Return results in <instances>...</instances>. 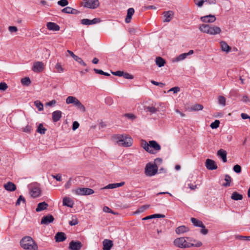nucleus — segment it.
<instances>
[{
	"label": "nucleus",
	"instance_id": "1",
	"mask_svg": "<svg viewBox=\"0 0 250 250\" xmlns=\"http://www.w3.org/2000/svg\"><path fill=\"white\" fill-rule=\"evenodd\" d=\"M174 245L180 248H188L192 247H200L202 243L190 237H180L176 238L173 242Z\"/></svg>",
	"mask_w": 250,
	"mask_h": 250
},
{
	"label": "nucleus",
	"instance_id": "2",
	"mask_svg": "<svg viewBox=\"0 0 250 250\" xmlns=\"http://www.w3.org/2000/svg\"><path fill=\"white\" fill-rule=\"evenodd\" d=\"M20 246L24 250H38V246L30 236L23 237L20 242Z\"/></svg>",
	"mask_w": 250,
	"mask_h": 250
},
{
	"label": "nucleus",
	"instance_id": "3",
	"mask_svg": "<svg viewBox=\"0 0 250 250\" xmlns=\"http://www.w3.org/2000/svg\"><path fill=\"white\" fill-rule=\"evenodd\" d=\"M199 29L203 33L211 35L219 34L221 32V28L218 26L205 24L201 25Z\"/></svg>",
	"mask_w": 250,
	"mask_h": 250
},
{
	"label": "nucleus",
	"instance_id": "4",
	"mask_svg": "<svg viewBox=\"0 0 250 250\" xmlns=\"http://www.w3.org/2000/svg\"><path fill=\"white\" fill-rule=\"evenodd\" d=\"M116 139L119 146L128 147L132 144L133 140L128 135H117L116 136Z\"/></svg>",
	"mask_w": 250,
	"mask_h": 250
},
{
	"label": "nucleus",
	"instance_id": "5",
	"mask_svg": "<svg viewBox=\"0 0 250 250\" xmlns=\"http://www.w3.org/2000/svg\"><path fill=\"white\" fill-rule=\"evenodd\" d=\"M67 104H73L78 109L83 112H85V108L81 102L75 97L69 96L66 99Z\"/></svg>",
	"mask_w": 250,
	"mask_h": 250
},
{
	"label": "nucleus",
	"instance_id": "6",
	"mask_svg": "<svg viewBox=\"0 0 250 250\" xmlns=\"http://www.w3.org/2000/svg\"><path fill=\"white\" fill-rule=\"evenodd\" d=\"M158 169V167L156 164L149 163L145 167V174L148 176H153L157 173Z\"/></svg>",
	"mask_w": 250,
	"mask_h": 250
},
{
	"label": "nucleus",
	"instance_id": "7",
	"mask_svg": "<svg viewBox=\"0 0 250 250\" xmlns=\"http://www.w3.org/2000/svg\"><path fill=\"white\" fill-rule=\"evenodd\" d=\"M72 192L77 195H89L94 193V190L90 188H77L72 189Z\"/></svg>",
	"mask_w": 250,
	"mask_h": 250
},
{
	"label": "nucleus",
	"instance_id": "8",
	"mask_svg": "<svg viewBox=\"0 0 250 250\" xmlns=\"http://www.w3.org/2000/svg\"><path fill=\"white\" fill-rule=\"evenodd\" d=\"M99 5L100 2L98 0H84L83 2L84 7L90 9H95Z\"/></svg>",
	"mask_w": 250,
	"mask_h": 250
},
{
	"label": "nucleus",
	"instance_id": "9",
	"mask_svg": "<svg viewBox=\"0 0 250 250\" xmlns=\"http://www.w3.org/2000/svg\"><path fill=\"white\" fill-rule=\"evenodd\" d=\"M149 148L150 150H152V152H149L151 154H156L160 150L161 147L160 145L155 141L152 140L149 141Z\"/></svg>",
	"mask_w": 250,
	"mask_h": 250
},
{
	"label": "nucleus",
	"instance_id": "10",
	"mask_svg": "<svg viewBox=\"0 0 250 250\" xmlns=\"http://www.w3.org/2000/svg\"><path fill=\"white\" fill-rule=\"evenodd\" d=\"M30 194L33 198L38 197L41 194L40 188L37 185H32L30 188Z\"/></svg>",
	"mask_w": 250,
	"mask_h": 250
},
{
	"label": "nucleus",
	"instance_id": "11",
	"mask_svg": "<svg viewBox=\"0 0 250 250\" xmlns=\"http://www.w3.org/2000/svg\"><path fill=\"white\" fill-rule=\"evenodd\" d=\"M44 68V63L42 62H36L33 63L32 70L34 72L40 73L43 70Z\"/></svg>",
	"mask_w": 250,
	"mask_h": 250
},
{
	"label": "nucleus",
	"instance_id": "12",
	"mask_svg": "<svg viewBox=\"0 0 250 250\" xmlns=\"http://www.w3.org/2000/svg\"><path fill=\"white\" fill-rule=\"evenodd\" d=\"M83 245L80 241H72L69 243V248L71 250H80Z\"/></svg>",
	"mask_w": 250,
	"mask_h": 250
},
{
	"label": "nucleus",
	"instance_id": "13",
	"mask_svg": "<svg viewBox=\"0 0 250 250\" xmlns=\"http://www.w3.org/2000/svg\"><path fill=\"white\" fill-rule=\"evenodd\" d=\"M206 167L209 170H215L217 168V166L212 160L207 159L206 161Z\"/></svg>",
	"mask_w": 250,
	"mask_h": 250
},
{
	"label": "nucleus",
	"instance_id": "14",
	"mask_svg": "<svg viewBox=\"0 0 250 250\" xmlns=\"http://www.w3.org/2000/svg\"><path fill=\"white\" fill-rule=\"evenodd\" d=\"M54 220V218L52 215L48 214L42 218L41 223L43 225H47L52 222Z\"/></svg>",
	"mask_w": 250,
	"mask_h": 250
},
{
	"label": "nucleus",
	"instance_id": "15",
	"mask_svg": "<svg viewBox=\"0 0 250 250\" xmlns=\"http://www.w3.org/2000/svg\"><path fill=\"white\" fill-rule=\"evenodd\" d=\"M201 20L204 22L212 23L215 21L216 17L214 15H209L205 16L202 17Z\"/></svg>",
	"mask_w": 250,
	"mask_h": 250
},
{
	"label": "nucleus",
	"instance_id": "16",
	"mask_svg": "<svg viewBox=\"0 0 250 250\" xmlns=\"http://www.w3.org/2000/svg\"><path fill=\"white\" fill-rule=\"evenodd\" d=\"M194 53L193 50H190L188 53H185L179 55L175 59V62H179L185 60L187 57L190 55L193 54Z\"/></svg>",
	"mask_w": 250,
	"mask_h": 250
},
{
	"label": "nucleus",
	"instance_id": "17",
	"mask_svg": "<svg viewBox=\"0 0 250 250\" xmlns=\"http://www.w3.org/2000/svg\"><path fill=\"white\" fill-rule=\"evenodd\" d=\"M103 244L104 250H110L113 246L112 241L108 239H104L103 242Z\"/></svg>",
	"mask_w": 250,
	"mask_h": 250
},
{
	"label": "nucleus",
	"instance_id": "18",
	"mask_svg": "<svg viewBox=\"0 0 250 250\" xmlns=\"http://www.w3.org/2000/svg\"><path fill=\"white\" fill-rule=\"evenodd\" d=\"M66 239V237L64 233L62 232H57L55 236V239L57 242H61L64 241Z\"/></svg>",
	"mask_w": 250,
	"mask_h": 250
},
{
	"label": "nucleus",
	"instance_id": "19",
	"mask_svg": "<svg viewBox=\"0 0 250 250\" xmlns=\"http://www.w3.org/2000/svg\"><path fill=\"white\" fill-rule=\"evenodd\" d=\"M62 116V112L60 110H56L52 113V120L54 122L59 121Z\"/></svg>",
	"mask_w": 250,
	"mask_h": 250
},
{
	"label": "nucleus",
	"instance_id": "20",
	"mask_svg": "<svg viewBox=\"0 0 250 250\" xmlns=\"http://www.w3.org/2000/svg\"><path fill=\"white\" fill-rule=\"evenodd\" d=\"M46 26L48 29L50 30L57 31L60 30V26L56 23L52 22H47Z\"/></svg>",
	"mask_w": 250,
	"mask_h": 250
},
{
	"label": "nucleus",
	"instance_id": "21",
	"mask_svg": "<svg viewBox=\"0 0 250 250\" xmlns=\"http://www.w3.org/2000/svg\"><path fill=\"white\" fill-rule=\"evenodd\" d=\"M163 15L164 17V21L169 22L172 19L173 13L171 11H168L164 12Z\"/></svg>",
	"mask_w": 250,
	"mask_h": 250
},
{
	"label": "nucleus",
	"instance_id": "22",
	"mask_svg": "<svg viewBox=\"0 0 250 250\" xmlns=\"http://www.w3.org/2000/svg\"><path fill=\"white\" fill-rule=\"evenodd\" d=\"M125 182H122L119 183H113V184H110L107 185L106 186L104 187L102 189H113L115 188H119L120 187H122L125 185Z\"/></svg>",
	"mask_w": 250,
	"mask_h": 250
},
{
	"label": "nucleus",
	"instance_id": "23",
	"mask_svg": "<svg viewBox=\"0 0 250 250\" xmlns=\"http://www.w3.org/2000/svg\"><path fill=\"white\" fill-rule=\"evenodd\" d=\"M217 155L222 158L223 162L225 163L227 162V152L226 150L220 149L217 151Z\"/></svg>",
	"mask_w": 250,
	"mask_h": 250
},
{
	"label": "nucleus",
	"instance_id": "24",
	"mask_svg": "<svg viewBox=\"0 0 250 250\" xmlns=\"http://www.w3.org/2000/svg\"><path fill=\"white\" fill-rule=\"evenodd\" d=\"M134 13V9L133 8H129L127 10V16L125 19V21L126 23H129L130 22L131 19L132 18V15Z\"/></svg>",
	"mask_w": 250,
	"mask_h": 250
},
{
	"label": "nucleus",
	"instance_id": "25",
	"mask_svg": "<svg viewBox=\"0 0 250 250\" xmlns=\"http://www.w3.org/2000/svg\"><path fill=\"white\" fill-rule=\"evenodd\" d=\"M4 187L6 190L9 191H15L16 189V185L12 182H9L7 184H4Z\"/></svg>",
	"mask_w": 250,
	"mask_h": 250
},
{
	"label": "nucleus",
	"instance_id": "26",
	"mask_svg": "<svg viewBox=\"0 0 250 250\" xmlns=\"http://www.w3.org/2000/svg\"><path fill=\"white\" fill-rule=\"evenodd\" d=\"M48 206V204L45 202L40 203L38 204L37 206V207L36 209V211L37 212H40L41 211L46 209Z\"/></svg>",
	"mask_w": 250,
	"mask_h": 250
},
{
	"label": "nucleus",
	"instance_id": "27",
	"mask_svg": "<svg viewBox=\"0 0 250 250\" xmlns=\"http://www.w3.org/2000/svg\"><path fill=\"white\" fill-rule=\"evenodd\" d=\"M141 146L147 152H152V150L149 149L150 146L149 142L147 143L146 141L142 140L141 141Z\"/></svg>",
	"mask_w": 250,
	"mask_h": 250
},
{
	"label": "nucleus",
	"instance_id": "28",
	"mask_svg": "<svg viewBox=\"0 0 250 250\" xmlns=\"http://www.w3.org/2000/svg\"><path fill=\"white\" fill-rule=\"evenodd\" d=\"M62 203L63 206L70 208H72L73 205L72 200L68 197H64L63 199Z\"/></svg>",
	"mask_w": 250,
	"mask_h": 250
},
{
	"label": "nucleus",
	"instance_id": "29",
	"mask_svg": "<svg viewBox=\"0 0 250 250\" xmlns=\"http://www.w3.org/2000/svg\"><path fill=\"white\" fill-rule=\"evenodd\" d=\"M188 229L185 226H181L176 228L175 231L177 234H181L188 231Z\"/></svg>",
	"mask_w": 250,
	"mask_h": 250
},
{
	"label": "nucleus",
	"instance_id": "30",
	"mask_svg": "<svg viewBox=\"0 0 250 250\" xmlns=\"http://www.w3.org/2000/svg\"><path fill=\"white\" fill-rule=\"evenodd\" d=\"M190 220L192 223L195 226L200 228H204V225L203 224L201 221H200L195 218H191Z\"/></svg>",
	"mask_w": 250,
	"mask_h": 250
},
{
	"label": "nucleus",
	"instance_id": "31",
	"mask_svg": "<svg viewBox=\"0 0 250 250\" xmlns=\"http://www.w3.org/2000/svg\"><path fill=\"white\" fill-rule=\"evenodd\" d=\"M231 198L235 201L241 200L243 199V195L235 191L232 193Z\"/></svg>",
	"mask_w": 250,
	"mask_h": 250
},
{
	"label": "nucleus",
	"instance_id": "32",
	"mask_svg": "<svg viewBox=\"0 0 250 250\" xmlns=\"http://www.w3.org/2000/svg\"><path fill=\"white\" fill-rule=\"evenodd\" d=\"M166 62L164 59H163L162 58L160 57H157L156 58V64L159 66V67H162L165 64Z\"/></svg>",
	"mask_w": 250,
	"mask_h": 250
},
{
	"label": "nucleus",
	"instance_id": "33",
	"mask_svg": "<svg viewBox=\"0 0 250 250\" xmlns=\"http://www.w3.org/2000/svg\"><path fill=\"white\" fill-rule=\"evenodd\" d=\"M221 46L222 50L224 51L229 52L230 50V47L228 45V44L225 42H221Z\"/></svg>",
	"mask_w": 250,
	"mask_h": 250
},
{
	"label": "nucleus",
	"instance_id": "34",
	"mask_svg": "<svg viewBox=\"0 0 250 250\" xmlns=\"http://www.w3.org/2000/svg\"><path fill=\"white\" fill-rule=\"evenodd\" d=\"M21 83L24 85L28 86L31 84V81L29 77H25L21 79Z\"/></svg>",
	"mask_w": 250,
	"mask_h": 250
},
{
	"label": "nucleus",
	"instance_id": "35",
	"mask_svg": "<svg viewBox=\"0 0 250 250\" xmlns=\"http://www.w3.org/2000/svg\"><path fill=\"white\" fill-rule=\"evenodd\" d=\"M46 130V129L44 128L43 126V125L42 124H39L38 125L37 131L41 134H44L45 133V131Z\"/></svg>",
	"mask_w": 250,
	"mask_h": 250
},
{
	"label": "nucleus",
	"instance_id": "36",
	"mask_svg": "<svg viewBox=\"0 0 250 250\" xmlns=\"http://www.w3.org/2000/svg\"><path fill=\"white\" fill-rule=\"evenodd\" d=\"M75 10L70 7H66L62 9V11L64 13L73 14V11Z\"/></svg>",
	"mask_w": 250,
	"mask_h": 250
},
{
	"label": "nucleus",
	"instance_id": "37",
	"mask_svg": "<svg viewBox=\"0 0 250 250\" xmlns=\"http://www.w3.org/2000/svg\"><path fill=\"white\" fill-rule=\"evenodd\" d=\"M231 179V178L229 175H226L225 177V180L226 182V183L223 184V186L226 187L230 186Z\"/></svg>",
	"mask_w": 250,
	"mask_h": 250
},
{
	"label": "nucleus",
	"instance_id": "38",
	"mask_svg": "<svg viewBox=\"0 0 250 250\" xmlns=\"http://www.w3.org/2000/svg\"><path fill=\"white\" fill-rule=\"evenodd\" d=\"M34 104L36 107L38 109L39 111H42L43 109V104L39 101L37 100L35 101Z\"/></svg>",
	"mask_w": 250,
	"mask_h": 250
},
{
	"label": "nucleus",
	"instance_id": "39",
	"mask_svg": "<svg viewBox=\"0 0 250 250\" xmlns=\"http://www.w3.org/2000/svg\"><path fill=\"white\" fill-rule=\"evenodd\" d=\"M145 110H146L147 111H149L151 114L155 113L158 111V110L155 107L149 106H146L145 108Z\"/></svg>",
	"mask_w": 250,
	"mask_h": 250
},
{
	"label": "nucleus",
	"instance_id": "40",
	"mask_svg": "<svg viewBox=\"0 0 250 250\" xmlns=\"http://www.w3.org/2000/svg\"><path fill=\"white\" fill-rule=\"evenodd\" d=\"M203 108V106L202 104H196L193 105L191 107V110H193V111L201 110H202Z\"/></svg>",
	"mask_w": 250,
	"mask_h": 250
},
{
	"label": "nucleus",
	"instance_id": "41",
	"mask_svg": "<svg viewBox=\"0 0 250 250\" xmlns=\"http://www.w3.org/2000/svg\"><path fill=\"white\" fill-rule=\"evenodd\" d=\"M219 124L220 121L216 120L210 124V126L212 129L217 128L219 127Z\"/></svg>",
	"mask_w": 250,
	"mask_h": 250
},
{
	"label": "nucleus",
	"instance_id": "42",
	"mask_svg": "<svg viewBox=\"0 0 250 250\" xmlns=\"http://www.w3.org/2000/svg\"><path fill=\"white\" fill-rule=\"evenodd\" d=\"M55 67L57 69V72L59 73H62L64 71V69L62 66L61 64L59 62L57 63Z\"/></svg>",
	"mask_w": 250,
	"mask_h": 250
},
{
	"label": "nucleus",
	"instance_id": "43",
	"mask_svg": "<svg viewBox=\"0 0 250 250\" xmlns=\"http://www.w3.org/2000/svg\"><path fill=\"white\" fill-rule=\"evenodd\" d=\"M218 102L220 104L225 106L226 104V98L222 96H219Z\"/></svg>",
	"mask_w": 250,
	"mask_h": 250
},
{
	"label": "nucleus",
	"instance_id": "44",
	"mask_svg": "<svg viewBox=\"0 0 250 250\" xmlns=\"http://www.w3.org/2000/svg\"><path fill=\"white\" fill-rule=\"evenodd\" d=\"M74 60L83 66H86V63L83 61L82 58L76 56Z\"/></svg>",
	"mask_w": 250,
	"mask_h": 250
},
{
	"label": "nucleus",
	"instance_id": "45",
	"mask_svg": "<svg viewBox=\"0 0 250 250\" xmlns=\"http://www.w3.org/2000/svg\"><path fill=\"white\" fill-rule=\"evenodd\" d=\"M57 3L58 5L64 7L68 4V1L67 0H60L58 1Z\"/></svg>",
	"mask_w": 250,
	"mask_h": 250
},
{
	"label": "nucleus",
	"instance_id": "46",
	"mask_svg": "<svg viewBox=\"0 0 250 250\" xmlns=\"http://www.w3.org/2000/svg\"><path fill=\"white\" fill-rule=\"evenodd\" d=\"M21 202H22L23 203H25V198L21 195L20 196V197L18 199V200L16 203V206H19L20 205Z\"/></svg>",
	"mask_w": 250,
	"mask_h": 250
},
{
	"label": "nucleus",
	"instance_id": "47",
	"mask_svg": "<svg viewBox=\"0 0 250 250\" xmlns=\"http://www.w3.org/2000/svg\"><path fill=\"white\" fill-rule=\"evenodd\" d=\"M32 130V126L30 125H26L22 128V131L24 132L30 133Z\"/></svg>",
	"mask_w": 250,
	"mask_h": 250
},
{
	"label": "nucleus",
	"instance_id": "48",
	"mask_svg": "<svg viewBox=\"0 0 250 250\" xmlns=\"http://www.w3.org/2000/svg\"><path fill=\"white\" fill-rule=\"evenodd\" d=\"M81 23L83 25H91V20L87 19H84L81 20Z\"/></svg>",
	"mask_w": 250,
	"mask_h": 250
},
{
	"label": "nucleus",
	"instance_id": "49",
	"mask_svg": "<svg viewBox=\"0 0 250 250\" xmlns=\"http://www.w3.org/2000/svg\"><path fill=\"white\" fill-rule=\"evenodd\" d=\"M235 238L240 240H244L247 241H250V236H244L242 235H237L235 236Z\"/></svg>",
	"mask_w": 250,
	"mask_h": 250
},
{
	"label": "nucleus",
	"instance_id": "50",
	"mask_svg": "<svg viewBox=\"0 0 250 250\" xmlns=\"http://www.w3.org/2000/svg\"><path fill=\"white\" fill-rule=\"evenodd\" d=\"M205 0H194V2L196 5L198 7H201L203 6Z\"/></svg>",
	"mask_w": 250,
	"mask_h": 250
},
{
	"label": "nucleus",
	"instance_id": "51",
	"mask_svg": "<svg viewBox=\"0 0 250 250\" xmlns=\"http://www.w3.org/2000/svg\"><path fill=\"white\" fill-rule=\"evenodd\" d=\"M8 88L7 84L5 83H0V90L4 91Z\"/></svg>",
	"mask_w": 250,
	"mask_h": 250
},
{
	"label": "nucleus",
	"instance_id": "52",
	"mask_svg": "<svg viewBox=\"0 0 250 250\" xmlns=\"http://www.w3.org/2000/svg\"><path fill=\"white\" fill-rule=\"evenodd\" d=\"M233 170L235 172L239 173L241 171V167H240V166H239L238 165H236L233 167Z\"/></svg>",
	"mask_w": 250,
	"mask_h": 250
},
{
	"label": "nucleus",
	"instance_id": "53",
	"mask_svg": "<svg viewBox=\"0 0 250 250\" xmlns=\"http://www.w3.org/2000/svg\"><path fill=\"white\" fill-rule=\"evenodd\" d=\"M149 207V206L146 205V206H143L142 207H141L138 210L136 211V213H141L143 212L145 210L147 209Z\"/></svg>",
	"mask_w": 250,
	"mask_h": 250
},
{
	"label": "nucleus",
	"instance_id": "54",
	"mask_svg": "<svg viewBox=\"0 0 250 250\" xmlns=\"http://www.w3.org/2000/svg\"><path fill=\"white\" fill-rule=\"evenodd\" d=\"M112 74L115 76H123V75L124 74V72L123 71H117L115 72H111Z\"/></svg>",
	"mask_w": 250,
	"mask_h": 250
},
{
	"label": "nucleus",
	"instance_id": "55",
	"mask_svg": "<svg viewBox=\"0 0 250 250\" xmlns=\"http://www.w3.org/2000/svg\"><path fill=\"white\" fill-rule=\"evenodd\" d=\"M124 78L127 79H132L133 78V76L128 73H124V74L123 75Z\"/></svg>",
	"mask_w": 250,
	"mask_h": 250
},
{
	"label": "nucleus",
	"instance_id": "56",
	"mask_svg": "<svg viewBox=\"0 0 250 250\" xmlns=\"http://www.w3.org/2000/svg\"><path fill=\"white\" fill-rule=\"evenodd\" d=\"M8 30L11 33L16 32L18 31V28L16 26H10L8 27Z\"/></svg>",
	"mask_w": 250,
	"mask_h": 250
},
{
	"label": "nucleus",
	"instance_id": "57",
	"mask_svg": "<svg viewBox=\"0 0 250 250\" xmlns=\"http://www.w3.org/2000/svg\"><path fill=\"white\" fill-rule=\"evenodd\" d=\"M180 91V88L179 87H174L170 89L168 92L173 91L174 93H177Z\"/></svg>",
	"mask_w": 250,
	"mask_h": 250
},
{
	"label": "nucleus",
	"instance_id": "58",
	"mask_svg": "<svg viewBox=\"0 0 250 250\" xmlns=\"http://www.w3.org/2000/svg\"><path fill=\"white\" fill-rule=\"evenodd\" d=\"M78 224V221L77 219H73L71 221H69V224L70 226H75Z\"/></svg>",
	"mask_w": 250,
	"mask_h": 250
},
{
	"label": "nucleus",
	"instance_id": "59",
	"mask_svg": "<svg viewBox=\"0 0 250 250\" xmlns=\"http://www.w3.org/2000/svg\"><path fill=\"white\" fill-rule=\"evenodd\" d=\"M188 187L191 190H195L197 188L196 185H193L192 183H189L188 184Z\"/></svg>",
	"mask_w": 250,
	"mask_h": 250
},
{
	"label": "nucleus",
	"instance_id": "60",
	"mask_svg": "<svg viewBox=\"0 0 250 250\" xmlns=\"http://www.w3.org/2000/svg\"><path fill=\"white\" fill-rule=\"evenodd\" d=\"M56 104V101L55 100H53L49 102L46 103V105L48 106H51L52 105H54Z\"/></svg>",
	"mask_w": 250,
	"mask_h": 250
},
{
	"label": "nucleus",
	"instance_id": "61",
	"mask_svg": "<svg viewBox=\"0 0 250 250\" xmlns=\"http://www.w3.org/2000/svg\"><path fill=\"white\" fill-rule=\"evenodd\" d=\"M125 117H126L127 118L129 119H131V120H133L135 118V116L134 114H131V113H127V114H125Z\"/></svg>",
	"mask_w": 250,
	"mask_h": 250
},
{
	"label": "nucleus",
	"instance_id": "62",
	"mask_svg": "<svg viewBox=\"0 0 250 250\" xmlns=\"http://www.w3.org/2000/svg\"><path fill=\"white\" fill-rule=\"evenodd\" d=\"M79 126V124L78 123V122H76V121H75L73 122V125H72V129L73 130H76V129H77Z\"/></svg>",
	"mask_w": 250,
	"mask_h": 250
},
{
	"label": "nucleus",
	"instance_id": "63",
	"mask_svg": "<svg viewBox=\"0 0 250 250\" xmlns=\"http://www.w3.org/2000/svg\"><path fill=\"white\" fill-rule=\"evenodd\" d=\"M100 21H101V20L100 19L94 18L93 20H91V24H94L99 23Z\"/></svg>",
	"mask_w": 250,
	"mask_h": 250
},
{
	"label": "nucleus",
	"instance_id": "64",
	"mask_svg": "<svg viewBox=\"0 0 250 250\" xmlns=\"http://www.w3.org/2000/svg\"><path fill=\"white\" fill-rule=\"evenodd\" d=\"M53 177L58 181H61L62 180V176L60 174H57L56 175H53Z\"/></svg>",
	"mask_w": 250,
	"mask_h": 250
}]
</instances>
